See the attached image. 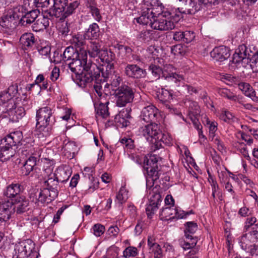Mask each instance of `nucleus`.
<instances>
[{
  "instance_id": "f257e3e1",
  "label": "nucleus",
  "mask_w": 258,
  "mask_h": 258,
  "mask_svg": "<svg viewBox=\"0 0 258 258\" xmlns=\"http://www.w3.org/2000/svg\"><path fill=\"white\" fill-rule=\"evenodd\" d=\"M159 157L155 155H150L144 161V169L146 171V186L149 191V203L147 205L146 211L148 218H152L162 202V196L158 188L153 187L154 183L161 174L160 167L158 165Z\"/></svg>"
},
{
  "instance_id": "f03ea898",
  "label": "nucleus",
  "mask_w": 258,
  "mask_h": 258,
  "mask_svg": "<svg viewBox=\"0 0 258 258\" xmlns=\"http://www.w3.org/2000/svg\"><path fill=\"white\" fill-rule=\"evenodd\" d=\"M79 58L67 63L68 68L74 73L72 77L74 81L80 87L84 88L86 84L99 76V67L90 59H88L87 51L82 50Z\"/></svg>"
},
{
  "instance_id": "7ed1b4c3",
  "label": "nucleus",
  "mask_w": 258,
  "mask_h": 258,
  "mask_svg": "<svg viewBox=\"0 0 258 258\" xmlns=\"http://www.w3.org/2000/svg\"><path fill=\"white\" fill-rule=\"evenodd\" d=\"M175 14H177L176 9L170 10L165 8L159 1L151 0L144 4L141 15L135 19L138 23L147 25V23L151 20L160 17H170L175 21L176 16Z\"/></svg>"
},
{
  "instance_id": "20e7f679",
  "label": "nucleus",
  "mask_w": 258,
  "mask_h": 258,
  "mask_svg": "<svg viewBox=\"0 0 258 258\" xmlns=\"http://www.w3.org/2000/svg\"><path fill=\"white\" fill-rule=\"evenodd\" d=\"M43 186L40 189L37 200L41 204H49L58 195V181L55 178L51 168L46 169Z\"/></svg>"
},
{
  "instance_id": "39448f33",
  "label": "nucleus",
  "mask_w": 258,
  "mask_h": 258,
  "mask_svg": "<svg viewBox=\"0 0 258 258\" xmlns=\"http://www.w3.org/2000/svg\"><path fill=\"white\" fill-rule=\"evenodd\" d=\"M245 220L244 230L247 232L243 234V249L251 255H258V244L254 243L258 240V231L256 230V218L253 216L246 217Z\"/></svg>"
},
{
  "instance_id": "423d86ee",
  "label": "nucleus",
  "mask_w": 258,
  "mask_h": 258,
  "mask_svg": "<svg viewBox=\"0 0 258 258\" xmlns=\"http://www.w3.org/2000/svg\"><path fill=\"white\" fill-rule=\"evenodd\" d=\"M36 129L44 137H47L51 134L52 126L55 121L51 108L45 106L37 110L36 114Z\"/></svg>"
},
{
  "instance_id": "0eeeda50",
  "label": "nucleus",
  "mask_w": 258,
  "mask_h": 258,
  "mask_svg": "<svg viewBox=\"0 0 258 258\" xmlns=\"http://www.w3.org/2000/svg\"><path fill=\"white\" fill-rule=\"evenodd\" d=\"M23 134L21 131H16L10 133L0 141V161L4 162L10 159L14 155L13 152L10 153V150L13 146H17L21 143Z\"/></svg>"
},
{
  "instance_id": "6e6552de",
  "label": "nucleus",
  "mask_w": 258,
  "mask_h": 258,
  "mask_svg": "<svg viewBox=\"0 0 258 258\" xmlns=\"http://www.w3.org/2000/svg\"><path fill=\"white\" fill-rule=\"evenodd\" d=\"M183 4V7L176 10L175 21H179L183 14L194 15L204 9L208 4L214 3L212 0H179Z\"/></svg>"
},
{
  "instance_id": "1a4fd4ad",
  "label": "nucleus",
  "mask_w": 258,
  "mask_h": 258,
  "mask_svg": "<svg viewBox=\"0 0 258 258\" xmlns=\"http://www.w3.org/2000/svg\"><path fill=\"white\" fill-rule=\"evenodd\" d=\"M112 93L115 97V104L119 107H124L131 103L135 97V89L131 86L122 84L120 88Z\"/></svg>"
},
{
  "instance_id": "9d476101",
  "label": "nucleus",
  "mask_w": 258,
  "mask_h": 258,
  "mask_svg": "<svg viewBox=\"0 0 258 258\" xmlns=\"http://www.w3.org/2000/svg\"><path fill=\"white\" fill-rule=\"evenodd\" d=\"M178 22L174 21L170 17H166L165 19L160 17L151 20L149 23H147V25H150L151 28L156 30H168L174 29L175 23Z\"/></svg>"
},
{
  "instance_id": "9b49d317",
  "label": "nucleus",
  "mask_w": 258,
  "mask_h": 258,
  "mask_svg": "<svg viewBox=\"0 0 258 258\" xmlns=\"http://www.w3.org/2000/svg\"><path fill=\"white\" fill-rule=\"evenodd\" d=\"M24 190L22 185L19 183H12L8 185L4 190V196L11 200L10 202H15L23 195L22 194Z\"/></svg>"
},
{
  "instance_id": "f8f14e48",
  "label": "nucleus",
  "mask_w": 258,
  "mask_h": 258,
  "mask_svg": "<svg viewBox=\"0 0 258 258\" xmlns=\"http://www.w3.org/2000/svg\"><path fill=\"white\" fill-rule=\"evenodd\" d=\"M141 118L146 122H156L160 117L159 110L153 105L144 107L141 111Z\"/></svg>"
},
{
  "instance_id": "ddd939ff",
  "label": "nucleus",
  "mask_w": 258,
  "mask_h": 258,
  "mask_svg": "<svg viewBox=\"0 0 258 258\" xmlns=\"http://www.w3.org/2000/svg\"><path fill=\"white\" fill-rule=\"evenodd\" d=\"M149 123V124L141 127L140 132L147 140H150L153 143L160 133V130L159 125L156 122Z\"/></svg>"
},
{
  "instance_id": "4468645a",
  "label": "nucleus",
  "mask_w": 258,
  "mask_h": 258,
  "mask_svg": "<svg viewBox=\"0 0 258 258\" xmlns=\"http://www.w3.org/2000/svg\"><path fill=\"white\" fill-rule=\"evenodd\" d=\"M124 73L128 78L141 79L145 77L146 72L137 64H127L124 70Z\"/></svg>"
},
{
  "instance_id": "2eb2a0df",
  "label": "nucleus",
  "mask_w": 258,
  "mask_h": 258,
  "mask_svg": "<svg viewBox=\"0 0 258 258\" xmlns=\"http://www.w3.org/2000/svg\"><path fill=\"white\" fill-rule=\"evenodd\" d=\"M230 49L225 46L215 47L210 52V55L216 61L222 62L228 59L230 55Z\"/></svg>"
},
{
  "instance_id": "dca6fc26",
  "label": "nucleus",
  "mask_w": 258,
  "mask_h": 258,
  "mask_svg": "<svg viewBox=\"0 0 258 258\" xmlns=\"http://www.w3.org/2000/svg\"><path fill=\"white\" fill-rule=\"evenodd\" d=\"M22 153L27 157V159L25 163L30 165L33 168H36L37 162L39 161V155L34 153V148L33 146L30 144L25 147H23Z\"/></svg>"
},
{
  "instance_id": "f3484780",
  "label": "nucleus",
  "mask_w": 258,
  "mask_h": 258,
  "mask_svg": "<svg viewBox=\"0 0 258 258\" xmlns=\"http://www.w3.org/2000/svg\"><path fill=\"white\" fill-rule=\"evenodd\" d=\"M131 118L129 110L126 109H123L115 116V125L120 128L126 127L130 124V119Z\"/></svg>"
},
{
  "instance_id": "a211bd4d",
  "label": "nucleus",
  "mask_w": 258,
  "mask_h": 258,
  "mask_svg": "<svg viewBox=\"0 0 258 258\" xmlns=\"http://www.w3.org/2000/svg\"><path fill=\"white\" fill-rule=\"evenodd\" d=\"M14 210L13 203L9 200L0 203V221L6 222L9 220Z\"/></svg>"
},
{
  "instance_id": "6ab92c4d",
  "label": "nucleus",
  "mask_w": 258,
  "mask_h": 258,
  "mask_svg": "<svg viewBox=\"0 0 258 258\" xmlns=\"http://www.w3.org/2000/svg\"><path fill=\"white\" fill-rule=\"evenodd\" d=\"M15 105L14 100L11 99L9 94L6 93L5 91L0 93V106L3 108L6 109L7 111H10V113L13 114L14 112L13 108Z\"/></svg>"
},
{
  "instance_id": "aec40b11",
  "label": "nucleus",
  "mask_w": 258,
  "mask_h": 258,
  "mask_svg": "<svg viewBox=\"0 0 258 258\" xmlns=\"http://www.w3.org/2000/svg\"><path fill=\"white\" fill-rule=\"evenodd\" d=\"M50 18L45 15H40L32 26V30L40 32L46 29L49 25Z\"/></svg>"
},
{
  "instance_id": "412c9836",
  "label": "nucleus",
  "mask_w": 258,
  "mask_h": 258,
  "mask_svg": "<svg viewBox=\"0 0 258 258\" xmlns=\"http://www.w3.org/2000/svg\"><path fill=\"white\" fill-rule=\"evenodd\" d=\"M11 202L13 203V206L14 205H17L14 208L16 209V212L17 214H23L29 210V202L25 196L19 197V199L15 202Z\"/></svg>"
},
{
  "instance_id": "4be33fe9",
  "label": "nucleus",
  "mask_w": 258,
  "mask_h": 258,
  "mask_svg": "<svg viewBox=\"0 0 258 258\" xmlns=\"http://www.w3.org/2000/svg\"><path fill=\"white\" fill-rule=\"evenodd\" d=\"M40 11L38 9L27 10L26 14L22 20H20V23L23 26H27L34 23L40 15Z\"/></svg>"
},
{
  "instance_id": "5701e85b",
  "label": "nucleus",
  "mask_w": 258,
  "mask_h": 258,
  "mask_svg": "<svg viewBox=\"0 0 258 258\" xmlns=\"http://www.w3.org/2000/svg\"><path fill=\"white\" fill-rule=\"evenodd\" d=\"M172 138L168 134L162 133L161 131L153 142L155 149H159L162 147V144L169 146L171 144Z\"/></svg>"
},
{
  "instance_id": "b1692460",
  "label": "nucleus",
  "mask_w": 258,
  "mask_h": 258,
  "mask_svg": "<svg viewBox=\"0 0 258 258\" xmlns=\"http://www.w3.org/2000/svg\"><path fill=\"white\" fill-rule=\"evenodd\" d=\"M80 5V3L79 1H75L69 4L68 3L64 8L63 10L60 13L61 20H64L67 18L74 14Z\"/></svg>"
},
{
  "instance_id": "393cba45",
  "label": "nucleus",
  "mask_w": 258,
  "mask_h": 258,
  "mask_svg": "<svg viewBox=\"0 0 258 258\" xmlns=\"http://www.w3.org/2000/svg\"><path fill=\"white\" fill-rule=\"evenodd\" d=\"M100 35V29L98 25L93 23L89 25V28L85 30L84 37L87 39H97Z\"/></svg>"
},
{
  "instance_id": "a878e982",
  "label": "nucleus",
  "mask_w": 258,
  "mask_h": 258,
  "mask_svg": "<svg viewBox=\"0 0 258 258\" xmlns=\"http://www.w3.org/2000/svg\"><path fill=\"white\" fill-rule=\"evenodd\" d=\"M244 45V44H243ZM244 51H243V64L249 63L255 55L257 54L258 50L253 45L247 46L244 45Z\"/></svg>"
},
{
  "instance_id": "bb28decb",
  "label": "nucleus",
  "mask_w": 258,
  "mask_h": 258,
  "mask_svg": "<svg viewBox=\"0 0 258 258\" xmlns=\"http://www.w3.org/2000/svg\"><path fill=\"white\" fill-rule=\"evenodd\" d=\"M81 52L74 49L73 47H67L63 53V60L66 64L70 61L79 58Z\"/></svg>"
},
{
  "instance_id": "cd10ccee",
  "label": "nucleus",
  "mask_w": 258,
  "mask_h": 258,
  "mask_svg": "<svg viewBox=\"0 0 258 258\" xmlns=\"http://www.w3.org/2000/svg\"><path fill=\"white\" fill-rule=\"evenodd\" d=\"M101 71L99 69V76L96 77V78H94L93 77V80L90 81L88 84H86V85L83 88H86L87 87H91L92 86L93 87V88L96 92V93L98 94V95L100 97V99H102V97H104V96H106L107 95L105 94L104 95H103L101 90H102V86L101 85V82H102V79L100 76Z\"/></svg>"
},
{
  "instance_id": "c85d7f7f",
  "label": "nucleus",
  "mask_w": 258,
  "mask_h": 258,
  "mask_svg": "<svg viewBox=\"0 0 258 258\" xmlns=\"http://www.w3.org/2000/svg\"><path fill=\"white\" fill-rule=\"evenodd\" d=\"M184 103L188 108V115L189 118L200 116V108L197 102L188 100Z\"/></svg>"
},
{
  "instance_id": "c756f323",
  "label": "nucleus",
  "mask_w": 258,
  "mask_h": 258,
  "mask_svg": "<svg viewBox=\"0 0 258 258\" xmlns=\"http://www.w3.org/2000/svg\"><path fill=\"white\" fill-rule=\"evenodd\" d=\"M176 212V208L173 207H163L160 210L159 216L162 220L168 221L171 220L175 218V212Z\"/></svg>"
},
{
  "instance_id": "7c9ffc66",
  "label": "nucleus",
  "mask_w": 258,
  "mask_h": 258,
  "mask_svg": "<svg viewBox=\"0 0 258 258\" xmlns=\"http://www.w3.org/2000/svg\"><path fill=\"white\" fill-rule=\"evenodd\" d=\"M104 49L101 48V45L99 43L96 41H91L87 48V52L91 57H99L101 54V51H103Z\"/></svg>"
},
{
  "instance_id": "2f4dec72",
  "label": "nucleus",
  "mask_w": 258,
  "mask_h": 258,
  "mask_svg": "<svg viewBox=\"0 0 258 258\" xmlns=\"http://www.w3.org/2000/svg\"><path fill=\"white\" fill-rule=\"evenodd\" d=\"M243 69L245 70V73L247 75L258 71V52L248 63L243 64ZM244 73L245 71L243 70V74Z\"/></svg>"
},
{
  "instance_id": "473e14b6",
  "label": "nucleus",
  "mask_w": 258,
  "mask_h": 258,
  "mask_svg": "<svg viewBox=\"0 0 258 258\" xmlns=\"http://www.w3.org/2000/svg\"><path fill=\"white\" fill-rule=\"evenodd\" d=\"M84 37L81 35H76L71 39V43L76 47V49L82 53V50L87 51L85 48L86 41Z\"/></svg>"
},
{
  "instance_id": "72a5a7b5",
  "label": "nucleus",
  "mask_w": 258,
  "mask_h": 258,
  "mask_svg": "<svg viewBox=\"0 0 258 258\" xmlns=\"http://www.w3.org/2000/svg\"><path fill=\"white\" fill-rule=\"evenodd\" d=\"M184 234L185 238L194 237L193 235L198 229L197 223L194 221L186 222L184 224Z\"/></svg>"
},
{
  "instance_id": "f704fd0d",
  "label": "nucleus",
  "mask_w": 258,
  "mask_h": 258,
  "mask_svg": "<svg viewBox=\"0 0 258 258\" xmlns=\"http://www.w3.org/2000/svg\"><path fill=\"white\" fill-rule=\"evenodd\" d=\"M55 178L59 182H65L68 181L71 176V173L69 170H66L62 167H58L54 173H53Z\"/></svg>"
},
{
  "instance_id": "c9c22d12",
  "label": "nucleus",
  "mask_w": 258,
  "mask_h": 258,
  "mask_svg": "<svg viewBox=\"0 0 258 258\" xmlns=\"http://www.w3.org/2000/svg\"><path fill=\"white\" fill-rule=\"evenodd\" d=\"M20 42L26 49V47H31L35 43L34 35L31 33H24L21 36Z\"/></svg>"
},
{
  "instance_id": "e433bc0d",
  "label": "nucleus",
  "mask_w": 258,
  "mask_h": 258,
  "mask_svg": "<svg viewBox=\"0 0 258 258\" xmlns=\"http://www.w3.org/2000/svg\"><path fill=\"white\" fill-rule=\"evenodd\" d=\"M159 101L163 104L170 102L173 99V94L172 90L162 88L158 95Z\"/></svg>"
},
{
  "instance_id": "4c0bfd02",
  "label": "nucleus",
  "mask_w": 258,
  "mask_h": 258,
  "mask_svg": "<svg viewBox=\"0 0 258 258\" xmlns=\"http://www.w3.org/2000/svg\"><path fill=\"white\" fill-rule=\"evenodd\" d=\"M109 103V101H106L105 103L100 102L98 106L95 105L96 114L103 118H106L108 117L109 113L108 105Z\"/></svg>"
},
{
  "instance_id": "58836bf2",
  "label": "nucleus",
  "mask_w": 258,
  "mask_h": 258,
  "mask_svg": "<svg viewBox=\"0 0 258 258\" xmlns=\"http://www.w3.org/2000/svg\"><path fill=\"white\" fill-rule=\"evenodd\" d=\"M164 78L169 82V85L173 88L183 84V77L177 74H174L173 75L169 76Z\"/></svg>"
},
{
  "instance_id": "ea45409f",
  "label": "nucleus",
  "mask_w": 258,
  "mask_h": 258,
  "mask_svg": "<svg viewBox=\"0 0 258 258\" xmlns=\"http://www.w3.org/2000/svg\"><path fill=\"white\" fill-rule=\"evenodd\" d=\"M185 239H180L179 244L184 250H187L194 248L198 242L197 237H191L190 238H185Z\"/></svg>"
},
{
  "instance_id": "a19ab883",
  "label": "nucleus",
  "mask_w": 258,
  "mask_h": 258,
  "mask_svg": "<svg viewBox=\"0 0 258 258\" xmlns=\"http://www.w3.org/2000/svg\"><path fill=\"white\" fill-rule=\"evenodd\" d=\"M25 5H32L37 8H47L50 5V0H24Z\"/></svg>"
},
{
  "instance_id": "79ce46f5",
  "label": "nucleus",
  "mask_w": 258,
  "mask_h": 258,
  "mask_svg": "<svg viewBox=\"0 0 258 258\" xmlns=\"http://www.w3.org/2000/svg\"><path fill=\"white\" fill-rule=\"evenodd\" d=\"M243 93L245 96L250 98L253 101H258V97L256 96L255 91L248 83L243 82Z\"/></svg>"
},
{
  "instance_id": "37998d69",
  "label": "nucleus",
  "mask_w": 258,
  "mask_h": 258,
  "mask_svg": "<svg viewBox=\"0 0 258 258\" xmlns=\"http://www.w3.org/2000/svg\"><path fill=\"white\" fill-rule=\"evenodd\" d=\"M28 9L26 5H20L14 8L13 16L15 19L22 20L26 14Z\"/></svg>"
},
{
  "instance_id": "c03bdc74",
  "label": "nucleus",
  "mask_w": 258,
  "mask_h": 258,
  "mask_svg": "<svg viewBox=\"0 0 258 258\" xmlns=\"http://www.w3.org/2000/svg\"><path fill=\"white\" fill-rule=\"evenodd\" d=\"M246 117L247 118H243V132L248 131L252 135H253L255 139L258 140V133H257L256 130H252L250 128V126L246 124V122L250 123L253 121H255V120L251 118L248 117L247 116H246Z\"/></svg>"
},
{
  "instance_id": "a18cd8bd",
  "label": "nucleus",
  "mask_w": 258,
  "mask_h": 258,
  "mask_svg": "<svg viewBox=\"0 0 258 258\" xmlns=\"http://www.w3.org/2000/svg\"><path fill=\"white\" fill-rule=\"evenodd\" d=\"M186 51L187 47L181 44H178L171 47V52L174 55L182 56L185 54Z\"/></svg>"
},
{
  "instance_id": "49530a36",
  "label": "nucleus",
  "mask_w": 258,
  "mask_h": 258,
  "mask_svg": "<svg viewBox=\"0 0 258 258\" xmlns=\"http://www.w3.org/2000/svg\"><path fill=\"white\" fill-rule=\"evenodd\" d=\"M115 57L114 54L111 51H108L107 49H104L101 51V54L99 58L102 62L106 63L111 62Z\"/></svg>"
},
{
  "instance_id": "de8ad7c7",
  "label": "nucleus",
  "mask_w": 258,
  "mask_h": 258,
  "mask_svg": "<svg viewBox=\"0 0 258 258\" xmlns=\"http://www.w3.org/2000/svg\"><path fill=\"white\" fill-rule=\"evenodd\" d=\"M15 19L12 15H7L3 16L0 20V25L3 28H9L12 27V21Z\"/></svg>"
},
{
  "instance_id": "09e8293b",
  "label": "nucleus",
  "mask_w": 258,
  "mask_h": 258,
  "mask_svg": "<svg viewBox=\"0 0 258 258\" xmlns=\"http://www.w3.org/2000/svg\"><path fill=\"white\" fill-rule=\"evenodd\" d=\"M63 144L62 149L70 154H74L77 150V146L74 142L65 140Z\"/></svg>"
},
{
  "instance_id": "8fccbe9b",
  "label": "nucleus",
  "mask_w": 258,
  "mask_h": 258,
  "mask_svg": "<svg viewBox=\"0 0 258 258\" xmlns=\"http://www.w3.org/2000/svg\"><path fill=\"white\" fill-rule=\"evenodd\" d=\"M153 31L146 30L142 31L139 35L138 38L143 42L146 43L149 42L153 38Z\"/></svg>"
},
{
  "instance_id": "3c124183",
  "label": "nucleus",
  "mask_w": 258,
  "mask_h": 258,
  "mask_svg": "<svg viewBox=\"0 0 258 258\" xmlns=\"http://www.w3.org/2000/svg\"><path fill=\"white\" fill-rule=\"evenodd\" d=\"M87 7L89 8L90 11L95 20L100 22L102 19V16L100 13L99 10L95 6L94 3H93V4H88Z\"/></svg>"
},
{
  "instance_id": "603ef678",
  "label": "nucleus",
  "mask_w": 258,
  "mask_h": 258,
  "mask_svg": "<svg viewBox=\"0 0 258 258\" xmlns=\"http://www.w3.org/2000/svg\"><path fill=\"white\" fill-rule=\"evenodd\" d=\"M149 70L153 76L157 79L162 76V69L155 64H151L149 67Z\"/></svg>"
},
{
  "instance_id": "864d4df0",
  "label": "nucleus",
  "mask_w": 258,
  "mask_h": 258,
  "mask_svg": "<svg viewBox=\"0 0 258 258\" xmlns=\"http://www.w3.org/2000/svg\"><path fill=\"white\" fill-rule=\"evenodd\" d=\"M148 246L149 249L153 252H154L155 251H158V249L161 250L160 245L155 242V239L151 236L148 237Z\"/></svg>"
},
{
  "instance_id": "5fc2aeb1",
  "label": "nucleus",
  "mask_w": 258,
  "mask_h": 258,
  "mask_svg": "<svg viewBox=\"0 0 258 258\" xmlns=\"http://www.w3.org/2000/svg\"><path fill=\"white\" fill-rule=\"evenodd\" d=\"M122 81V78L118 75H115L112 78V80L111 83V93H113V92L115 91L116 89L120 88V84Z\"/></svg>"
},
{
  "instance_id": "6e6d98bb",
  "label": "nucleus",
  "mask_w": 258,
  "mask_h": 258,
  "mask_svg": "<svg viewBox=\"0 0 258 258\" xmlns=\"http://www.w3.org/2000/svg\"><path fill=\"white\" fill-rule=\"evenodd\" d=\"M68 2V0H53L52 8H54V10H58L59 13H61Z\"/></svg>"
},
{
  "instance_id": "4d7b16f0",
  "label": "nucleus",
  "mask_w": 258,
  "mask_h": 258,
  "mask_svg": "<svg viewBox=\"0 0 258 258\" xmlns=\"http://www.w3.org/2000/svg\"><path fill=\"white\" fill-rule=\"evenodd\" d=\"M137 248L133 246H128L125 249L123 252V255L121 257L127 258L130 256H135L137 254Z\"/></svg>"
},
{
  "instance_id": "13d9d810",
  "label": "nucleus",
  "mask_w": 258,
  "mask_h": 258,
  "mask_svg": "<svg viewBox=\"0 0 258 258\" xmlns=\"http://www.w3.org/2000/svg\"><path fill=\"white\" fill-rule=\"evenodd\" d=\"M241 54L240 50L239 49L238 51H236L233 55L231 62L232 64H235L236 67H240V64L242 62V56Z\"/></svg>"
},
{
  "instance_id": "bf43d9fd",
  "label": "nucleus",
  "mask_w": 258,
  "mask_h": 258,
  "mask_svg": "<svg viewBox=\"0 0 258 258\" xmlns=\"http://www.w3.org/2000/svg\"><path fill=\"white\" fill-rule=\"evenodd\" d=\"M174 69L171 64H166L162 69V77L165 78L169 76H172L176 74L174 72Z\"/></svg>"
},
{
  "instance_id": "052dcab7",
  "label": "nucleus",
  "mask_w": 258,
  "mask_h": 258,
  "mask_svg": "<svg viewBox=\"0 0 258 258\" xmlns=\"http://www.w3.org/2000/svg\"><path fill=\"white\" fill-rule=\"evenodd\" d=\"M92 229L94 235L98 237L102 235L105 230L104 226L99 223L95 224Z\"/></svg>"
},
{
  "instance_id": "680f3d73",
  "label": "nucleus",
  "mask_w": 258,
  "mask_h": 258,
  "mask_svg": "<svg viewBox=\"0 0 258 258\" xmlns=\"http://www.w3.org/2000/svg\"><path fill=\"white\" fill-rule=\"evenodd\" d=\"M13 110L14 111L13 114L10 113V111H8L7 113L10 116H13L14 117L15 116L17 119H19L25 114L24 109L22 107L17 108L16 105L13 107Z\"/></svg>"
},
{
  "instance_id": "e2e57ef3",
  "label": "nucleus",
  "mask_w": 258,
  "mask_h": 258,
  "mask_svg": "<svg viewBox=\"0 0 258 258\" xmlns=\"http://www.w3.org/2000/svg\"><path fill=\"white\" fill-rule=\"evenodd\" d=\"M195 38V33L193 31H186L183 32V42L188 43Z\"/></svg>"
},
{
  "instance_id": "0e129e2a",
  "label": "nucleus",
  "mask_w": 258,
  "mask_h": 258,
  "mask_svg": "<svg viewBox=\"0 0 258 258\" xmlns=\"http://www.w3.org/2000/svg\"><path fill=\"white\" fill-rule=\"evenodd\" d=\"M36 170L37 168H33L30 165L24 162L23 166L21 168V173L24 176H28L33 170Z\"/></svg>"
},
{
  "instance_id": "69168bd1",
  "label": "nucleus",
  "mask_w": 258,
  "mask_h": 258,
  "mask_svg": "<svg viewBox=\"0 0 258 258\" xmlns=\"http://www.w3.org/2000/svg\"><path fill=\"white\" fill-rule=\"evenodd\" d=\"M133 51V50L131 47L125 45L121 52L123 53V56L126 60L132 61L131 55Z\"/></svg>"
},
{
  "instance_id": "338daca9",
  "label": "nucleus",
  "mask_w": 258,
  "mask_h": 258,
  "mask_svg": "<svg viewBox=\"0 0 258 258\" xmlns=\"http://www.w3.org/2000/svg\"><path fill=\"white\" fill-rule=\"evenodd\" d=\"M191 214H194L192 210H190L188 212H185L183 210H178L176 209V212H175V217L176 219H183L185 218L188 215Z\"/></svg>"
},
{
  "instance_id": "774afa93",
  "label": "nucleus",
  "mask_w": 258,
  "mask_h": 258,
  "mask_svg": "<svg viewBox=\"0 0 258 258\" xmlns=\"http://www.w3.org/2000/svg\"><path fill=\"white\" fill-rule=\"evenodd\" d=\"M120 143L127 149H133L135 147L134 141L131 138H123L120 140Z\"/></svg>"
}]
</instances>
